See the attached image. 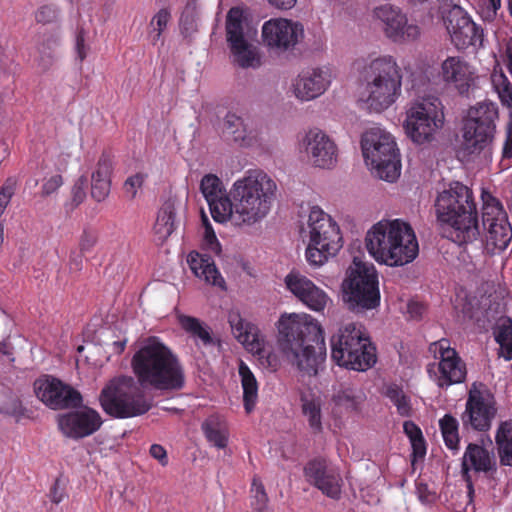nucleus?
Returning <instances> with one entry per match:
<instances>
[{
  "label": "nucleus",
  "mask_w": 512,
  "mask_h": 512,
  "mask_svg": "<svg viewBox=\"0 0 512 512\" xmlns=\"http://www.w3.org/2000/svg\"><path fill=\"white\" fill-rule=\"evenodd\" d=\"M131 368L143 388L177 391L185 385L179 357L158 337H148L131 359Z\"/></svg>",
  "instance_id": "1"
},
{
  "label": "nucleus",
  "mask_w": 512,
  "mask_h": 512,
  "mask_svg": "<svg viewBox=\"0 0 512 512\" xmlns=\"http://www.w3.org/2000/svg\"><path fill=\"white\" fill-rule=\"evenodd\" d=\"M442 234L458 245L472 243L480 236L478 211L471 188L459 181L449 184L435 201Z\"/></svg>",
  "instance_id": "2"
},
{
  "label": "nucleus",
  "mask_w": 512,
  "mask_h": 512,
  "mask_svg": "<svg viewBox=\"0 0 512 512\" xmlns=\"http://www.w3.org/2000/svg\"><path fill=\"white\" fill-rule=\"evenodd\" d=\"M278 342L281 350L299 370L317 371L326 356V344L321 325L309 315L282 316L278 322Z\"/></svg>",
  "instance_id": "3"
},
{
  "label": "nucleus",
  "mask_w": 512,
  "mask_h": 512,
  "mask_svg": "<svg viewBox=\"0 0 512 512\" xmlns=\"http://www.w3.org/2000/svg\"><path fill=\"white\" fill-rule=\"evenodd\" d=\"M365 244L378 263L391 267L412 262L419 252L414 230L401 219L381 220L374 224L366 234Z\"/></svg>",
  "instance_id": "4"
},
{
  "label": "nucleus",
  "mask_w": 512,
  "mask_h": 512,
  "mask_svg": "<svg viewBox=\"0 0 512 512\" xmlns=\"http://www.w3.org/2000/svg\"><path fill=\"white\" fill-rule=\"evenodd\" d=\"M277 185L262 170H248L230 188L235 226H252L269 213Z\"/></svg>",
  "instance_id": "5"
},
{
  "label": "nucleus",
  "mask_w": 512,
  "mask_h": 512,
  "mask_svg": "<svg viewBox=\"0 0 512 512\" xmlns=\"http://www.w3.org/2000/svg\"><path fill=\"white\" fill-rule=\"evenodd\" d=\"M366 103L371 111L382 112L392 106L401 95L402 69L392 55L371 59L363 69Z\"/></svg>",
  "instance_id": "6"
},
{
  "label": "nucleus",
  "mask_w": 512,
  "mask_h": 512,
  "mask_svg": "<svg viewBox=\"0 0 512 512\" xmlns=\"http://www.w3.org/2000/svg\"><path fill=\"white\" fill-rule=\"evenodd\" d=\"M331 358L340 367L366 371L377 361L376 347L360 323L341 325L331 336Z\"/></svg>",
  "instance_id": "7"
},
{
  "label": "nucleus",
  "mask_w": 512,
  "mask_h": 512,
  "mask_svg": "<svg viewBox=\"0 0 512 512\" xmlns=\"http://www.w3.org/2000/svg\"><path fill=\"white\" fill-rule=\"evenodd\" d=\"M99 401L105 413L118 419L143 415L151 408L131 376L112 379L102 389Z\"/></svg>",
  "instance_id": "8"
},
{
  "label": "nucleus",
  "mask_w": 512,
  "mask_h": 512,
  "mask_svg": "<svg viewBox=\"0 0 512 512\" xmlns=\"http://www.w3.org/2000/svg\"><path fill=\"white\" fill-rule=\"evenodd\" d=\"M343 301L353 312L372 310L380 305L378 273L373 264L353 261L342 284Z\"/></svg>",
  "instance_id": "9"
},
{
  "label": "nucleus",
  "mask_w": 512,
  "mask_h": 512,
  "mask_svg": "<svg viewBox=\"0 0 512 512\" xmlns=\"http://www.w3.org/2000/svg\"><path fill=\"white\" fill-rule=\"evenodd\" d=\"M361 148L367 165L380 179L393 182L400 176V154L390 133L380 128L370 129L362 136Z\"/></svg>",
  "instance_id": "10"
},
{
  "label": "nucleus",
  "mask_w": 512,
  "mask_h": 512,
  "mask_svg": "<svg viewBox=\"0 0 512 512\" xmlns=\"http://www.w3.org/2000/svg\"><path fill=\"white\" fill-rule=\"evenodd\" d=\"M310 242L306 249V259L310 265L320 266L342 247L339 226L318 206L311 208L308 217Z\"/></svg>",
  "instance_id": "11"
},
{
  "label": "nucleus",
  "mask_w": 512,
  "mask_h": 512,
  "mask_svg": "<svg viewBox=\"0 0 512 512\" xmlns=\"http://www.w3.org/2000/svg\"><path fill=\"white\" fill-rule=\"evenodd\" d=\"M444 106L436 96H426L412 102L407 109L404 128L417 144L429 143L444 124Z\"/></svg>",
  "instance_id": "12"
},
{
  "label": "nucleus",
  "mask_w": 512,
  "mask_h": 512,
  "mask_svg": "<svg viewBox=\"0 0 512 512\" xmlns=\"http://www.w3.org/2000/svg\"><path fill=\"white\" fill-rule=\"evenodd\" d=\"M429 352L433 355L435 362L427 365V373L438 388L447 389L466 380V364L458 352L451 347L450 340L442 338L431 343Z\"/></svg>",
  "instance_id": "13"
},
{
  "label": "nucleus",
  "mask_w": 512,
  "mask_h": 512,
  "mask_svg": "<svg viewBox=\"0 0 512 512\" xmlns=\"http://www.w3.org/2000/svg\"><path fill=\"white\" fill-rule=\"evenodd\" d=\"M482 224L486 231V248L491 253L504 251L512 241V226L501 201L488 189L481 191Z\"/></svg>",
  "instance_id": "14"
},
{
  "label": "nucleus",
  "mask_w": 512,
  "mask_h": 512,
  "mask_svg": "<svg viewBox=\"0 0 512 512\" xmlns=\"http://www.w3.org/2000/svg\"><path fill=\"white\" fill-rule=\"evenodd\" d=\"M498 108L492 102L479 103L464 123L463 146L469 154L490 152L496 129Z\"/></svg>",
  "instance_id": "15"
},
{
  "label": "nucleus",
  "mask_w": 512,
  "mask_h": 512,
  "mask_svg": "<svg viewBox=\"0 0 512 512\" xmlns=\"http://www.w3.org/2000/svg\"><path fill=\"white\" fill-rule=\"evenodd\" d=\"M497 414V402L491 389L483 382H473L468 390L465 410L461 415L463 427L478 432L490 430Z\"/></svg>",
  "instance_id": "16"
},
{
  "label": "nucleus",
  "mask_w": 512,
  "mask_h": 512,
  "mask_svg": "<svg viewBox=\"0 0 512 512\" xmlns=\"http://www.w3.org/2000/svg\"><path fill=\"white\" fill-rule=\"evenodd\" d=\"M303 37V25L285 18L269 19L261 29L262 44L275 55L294 50Z\"/></svg>",
  "instance_id": "17"
},
{
  "label": "nucleus",
  "mask_w": 512,
  "mask_h": 512,
  "mask_svg": "<svg viewBox=\"0 0 512 512\" xmlns=\"http://www.w3.org/2000/svg\"><path fill=\"white\" fill-rule=\"evenodd\" d=\"M228 322L235 338L251 353L258 356L262 365L276 370L279 365L277 355L267 349L265 340L258 327L245 321L239 312L231 311Z\"/></svg>",
  "instance_id": "18"
},
{
  "label": "nucleus",
  "mask_w": 512,
  "mask_h": 512,
  "mask_svg": "<svg viewBox=\"0 0 512 512\" xmlns=\"http://www.w3.org/2000/svg\"><path fill=\"white\" fill-rule=\"evenodd\" d=\"M244 12L232 7L226 16V37L234 62L241 68L256 67L260 64L252 45L244 37Z\"/></svg>",
  "instance_id": "19"
},
{
  "label": "nucleus",
  "mask_w": 512,
  "mask_h": 512,
  "mask_svg": "<svg viewBox=\"0 0 512 512\" xmlns=\"http://www.w3.org/2000/svg\"><path fill=\"white\" fill-rule=\"evenodd\" d=\"M374 18L381 23L385 36L394 43L403 44L416 41L421 34L420 27L408 23L406 14L390 4L376 7Z\"/></svg>",
  "instance_id": "20"
},
{
  "label": "nucleus",
  "mask_w": 512,
  "mask_h": 512,
  "mask_svg": "<svg viewBox=\"0 0 512 512\" xmlns=\"http://www.w3.org/2000/svg\"><path fill=\"white\" fill-rule=\"evenodd\" d=\"M34 391L41 402L54 410L77 407L82 402L76 389L50 375L38 378L34 382Z\"/></svg>",
  "instance_id": "21"
},
{
  "label": "nucleus",
  "mask_w": 512,
  "mask_h": 512,
  "mask_svg": "<svg viewBox=\"0 0 512 512\" xmlns=\"http://www.w3.org/2000/svg\"><path fill=\"white\" fill-rule=\"evenodd\" d=\"M444 21L451 41L457 49L482 46L483 29L474 23L460 6H453Z\"/></svg>",
  "instance_id": "22"
},
{
  "label": "nucleus",
  "mask_w": 512,
  "mask_h": 512,
  "mask_svg": "<svg viewBox=\"0 0 512 512\" xmlns=\"http://www.w3.org/2000/svg\"><path fill=\"white\" fill-rule=\"evenodd\" d=\"M301 149L316 167L331 168L337 162V146L330 137L318 128L306 132L300 142Z\"/></svg>",
  "instance_id": "23"
},
{
  "label": "nucleus",
  "mask_w": 512,
  "mask_h": 512,
  "mask_svg": "<svg viewBox=\"0 0 512 512\" xmlns=\"http://www.w3.org/2000/svg\"><path fill=\"white\" fill-rule=\"evenodd\" d=\"M100 414L91 408L71 411L58 417V427L68 438L82 439L98 431L102 425Z\"/></svg>",
  "instance_id": "24"
},
{
  "label": "nucleus",
  "mask_w": 512,
  "mask_h": 512,
  "mask_svg": "<svg viewBox=\"0 0 512 512\" xmlns=\"http://www.w3.org/2000/svg\"><path fill=\"white\" fill-rule=\"evenodd\" d=\"M284 281L286 288L309 309L316 312L325 309L329 296L305 275L292 270L286 275Z\"/></svg>",
  "instance_id": "25"
},
{
  "label": "nucleus",
  "mask_w": 512,
  "mask_h": 512,
  "mask_svg": "<svg viewBox=\"0 0 512 512\" xmlns=\"http://www.w3.org/2000/svg\"><path fill=\"white\" fill-rule=\"evenodd\" d=\"M306 480L326 496L338 499L341 494V476L338 471L327 465L325 459L315 458L304 466Z\"/></svg>",
  "instance_id": "26"
},
{
  "label": "nucleus",
  "mask_w": 512,
  "mask_h": 512,
  "mask_svg": "<svg viewBox=\"0 0 512 512\" xmlns=\"http://www.w3.org/2000/svg\"><path fill=\"white\" fill-rule=\"evenodd\" d=\"M440 76L443 82L467 94L477 78L475 69L460 56H449L441 64Z\"/></svg>",
  "instance_id": "27"
},
{
  "label": "nucleus",
  "mask_w": 512,
  "mask_h": 512,
  "mask_svg": "<svg viewBox=\"0 0 512 512\" xmlns=\"http://www.w3.org/2000/svg\"><path fill=\"white\" fill-rule=\"evenodd\" d=\"M496 470L497 466L494 456L486 448L476 443H469L467 445L462 458L461 473L469 493L473 492L471 471L489 473Z\"/></svg>",
  "instance_id": "28"
},
{
  "label": "nucleus",
  "mask_w": 512,
  "mask_h": 512,
  "mask_svg": "<svg viewBox=\"0 0 512 512\" xmlns=\"http://www.w3.org/2000/svg\"><path fill=\"white\" fill-rule=\"evenodd\" d=\"M330 74L322 69L301 72L294 83V94L302 101H309L322 95L330 85Z\"/></svg>",
  "instance_id": "29"
},
{
  "label": "nucleus",
  "mask_w": 512,
  "mask_h": 512,
  "mask_svg": "<svg viewBox=\"0 0 512 512\" xmlns=\"http://www.w3.org/2000/svg\"><path fill=\"white\" fill-rule=\"evenodd\" d=\"M112 171L113 156L110 152L104 151L91 176V196L97 202L104 201L110 193Z\"/></svg>",
  "instance_id": "30"
},
{
  "label": "nucleus",
  "mask_w": 512,
  "mask_h": 512,
  "mask_svg": "<svg viewBox=\"0 0 512 512\" xmlns=\"http://www.w3.org/2000/svg\"><path fill=\"white\" fill-rule=\"evenodd\" d=\"M187 262L196 277L225 289V281L210 256L192 251L187 257Z\"/></svg>",
  "instance_id": "31"
},
{
  "label": "nucleus",
  "mask_w": 512,
  "mask_h": 512,
  "mask_svg": "<svg viewBox=\"0 0 512 512\" xmlns=\"http://www.w3.org/2000/svg\"><path fill=\"white\" fill-rule=\"evenodd\" d=\"M222 134L227 139L241 145H250L251 141L256 138L248 120L232 111L227 112L223 118Z\"/></svg>",
  "instance_id": "32"
},
{
  "label": "nucleus",
  "mask_w": 512,
  "mask_h": 512,
  "mask_svg": "<svg viewBox=\"0 0 512 512\" xmlns=\"http://www.w3.org/2000/svg\"><path fill=\"white\" fill-rule=\"evenodd\" d=\"M300 401L302 413L307 418L313 433L322 432L321 398L311 391H303L300 395Z\"/></svg>",
  "instance_id": "33"
},
{
  "label": "nucleus",
  "mask_w": 512,
  "mask_h": 512,
  "mask_svg": "<svg viewBox=\"0 0 512 512\" xmlns=\"http://www.w3.org/2000/svg\"><path fill=\"white\" fill-rule=\"evenodd\" d=\"M202 431L206 440L218 449H224L228 445L229 429L224 420L219 416H210L202 423Z\"/></svg>",
  "instance_id": "34"
},
{
  "label": "nucleus",
  "mask_w": 512,
  "mask_h": 512,
  "mask_svg": "<svg viewBox=\"0 0 512 512\" xmlns=\"http://www.w3.org/2000/svg\"><path fill=\"white\" fill-rule=\"evenodd\" d=\"M495 443L500 464L512 467V419L499 424L495 434Z\"/></svg>",
  "instance_id": "35"
},
{
  "label": "nucleus",
  "mask_w": 512,
  "mask_h": 512,
  "mask_svg": "<svg viewBox=\"0 0 512 512\" xmlns=\"http://www.w3.org/2000/svg\"><path fill=\"white\" fill-rule=\"evenodd\" d=\"M238 372L241 377V384L243 388L244 408L247 413H250L254 409L258 399V383L254 374L245 362L240 361Z\"/></svg>",
  "instance_id": "36"
},
{
  "label": "nucleus",
  "mask_w": 512,
  "mask_h": 512,
  "mask_svg": "<svg viewBox=\"0 0 512 512\" xmlns=\"http://www.w3.org/2000/svg\"><path fill=\"white\" fill-rule=\"evenodd\" d=\"M365 399V393L361 389L347 386L339 389L333 395L332 401L341 412H353L360 409Z\"/></svg>",
  "instance_id": "37"
},
{
  "label": "nucleus",
  "mask_w": 512,
  "mask_h": 512,
  "mask_svg": "<svg viewBox=\"0 0 512 512\" xmlns=\"http://www.w3.org/2000/svg\"><path fill=\"white\" fill-rule=\"evenodd\" d=\"M176 210L172 202L163 204L158 212L154 230L160 238H168L175 230Z\"/></svg>",
  "instance_id": "38"
},
{
  "label": "nucleus",
  "mask_w": 512,
  "mask_h": 512,
  "mask_svg": "<svg viewBox=\"0 0 512 512\" xmlns=\"http://www.w3.org/2000/svg\"><path fill=\"white\" fill-rule=\"evenodd\" d=\"M495 340L500 345L501 356L512 360V319L501 318L494 330Z\"/></svg>",
  "instance_id": "39"
},
{
  "label": "nucleus",
  "mask_w": 512,
  "mask_h": 512,
  "mask_svg": "<svg viewBox=\"0 0 512 512\" xmlns=\"http://www.w3.org/2000/svg\"><path fill=\"white\" fill-rule=\"evenodd\" d=\"M210 213L214 221L224 223L229 220L235 226L234 204L230 193L223 195L208 203Z\"/></svg>",
  "instance_id": "40"
},
{
  "label": "nucleus",
  "mask_w": 512,
  "mask_h": 512,
  "mask_svg": "<svg viewBox=\"0 0 512 512\" xmlns=\"http://www.w3.org/2000/svg\"><path fill=\"white\" fill-rule=\"evenodd\" d=\"M440 431L446 447L452 451L459 449V423L451 414H445L439 420Z\"/></svg>",
  "instance_id": "41"
},
{
  "label": "nucleus",
  "mask_w": 512,
  "mask_h": 512,
  "mask_svg": "<svg viewBox=\"0 0 512 512\" xmlns=\"http://www.w3.org/2000/svg\"><path fill=\"white\" fill-rule=\"evenodd\" d=\"M60 46V36L56 33H50L44 35L43 41L39 45L38 51L40 54L39 57V66L43 70L49 69L56 58L57 48Z\"/></svg>",
  "instance_id": "42"
},
{
  "label": "nucleus",
  "mask_w": 512,
  "mask_h": 512,
  "mask_svg": "<svg viewBox=\"0 0 512 512\" xmlns=\"http://www.w3.org/2000/svg\"><path fill=\"white\" fill-rule=\"evenodd\" d=\"M200 191L207 203L226 194L222 180L215 174H206L200 182Z\"/></svg>",
  "instance_id": "43"
},
{
  "label": "nucleus",
  "mask_w": 512,
  "mask_h": 512,
  "mask_svg": "<svg viewBox=\"0 0 512 512\" xmlns=\"http://www.w3.org/2000/svg\"><path fill=\"white\" fill-rule=\"evenodd\" d=\"M179 323L181 327L194 337H198L203 344L208 345L212 343L210 332L204 328L201 322L192 316L181 315L179 316Z\"/></svg>",
  "instance_id": "44"
},
{
  "label": "nucleus",
  "mask_w": 512,
  "mask_h": 512,
  "mask_svg": "<svg viewBox=\"0 0 512 512\" xmlns=\"http://www.w3.org/2000/svg\"><path fill=\"white\" fill-rule=\"evenodd\" d=\"M386 396L396 406L397 412L403 417L411 415V402L410 398L403 392L401 388L396 385L387 388Z\"/></svg>",
  "instance_id": "45"
},
{
  "label": "nucleus",
  "mask_w": 512,
  "mask_h": 512,
  "mask_svg": "<svg viewBox=\"0 0 512 512\" xmlns=\"http://www.w3.org/2000/svg\"><path fill=\"white\" fill-rule=\"evenodd\" d=\"M202 225L204 228L203 240H202L203 249L219 256L222 251L221 244L217 239V236L212 227V224L210 223L209 219L207 218V216L204 213H202Z\"/></svg>",
  "instance_id": "46"
},
{
  "label": "nucleus",
  "mask_w": 512,
  "mask_h": 512,
  "mask_svg": "<svg viewBox=\"0 0 512 512\" xmlns=\"http://www.w3.org/2000/svg\"><path fill=\"white\" fill-rule=\"evenodd\" d=\"M171 19V13L167 8L160 9L151 19L150 21V36L152 39V43L156 44L160 38L162 33L167 27L168 22Z\"/></svg>",
  "instance_id": "47"
},
{
  "label": "nucleus",
  "mask_w": 512,
  "mask_h": 512,
  "mask_svg": "<svg viewBox=\"0 0 512 512\" xmlns=\"http://www.w3.org/2000/svg\"><path fill=\"white\" fill-rule=\"evenodd\" d=\"M251 506L257 512H262L266 509L268 503V496L265 488L258 478H254L251 487Z\"/></svg>",
  "instance_id": "48"
},
{
  "label": "nucleus",
  "mask_w": 512,
  "mask_h": 512,
  "mask_svg": "<svg viewBox=\"0 0 512 512\" xmlns=\"http://www.w3.org/2000/svg\"><path fill=\"white\" fill-rule=\"evenodd\" d=\"M147 178V174L145 173H136L130 177H128L123 185L125 195L130 199H134L137 195L138 189L143 186Z\"/></svg>",
  "instance_id": "49"
},
{
  "label": "nucleus",
  "mask_w": 512,
  "mask_h": 512,
  "mask_svg": "<svg viewBox=\"0 0 512 512\" xmlns=\"http://www.w3.org/2000/svg\"><path fill=\"white\" fill-rule=\"evenodd\" d=\"M59 15V9L53 4L43 5L38 8L35 14V19L38 23H52Z\"/></svg>",
  "instance_id": "50"
},
{
  "label": "nucleus",
  "mask_w": 512,
  "mask_h": 512,
  "mask_svg": "<svg viewBox=\"0 0 512 512\" xmlns=\"http://www.w3.org/2000/svg\"><path fill=\"white\" fill-rule=\"evenodd\" d=\"M98 241V234L94 230H84L79 239V249L82 254L90 253Z\"/></svg>",
  "instance_id": "51"
},
{
  "label": "nucleus",
  "mask_w": 512,
  "mask_h": 512,
  "mask_svg": "<svg viewBox=\"0 0 512 512\" xmlns=\"http://www.w3.org/2000/svg\"><path fill=\"white\" fill-rule=\"evenodd\" d=\"M62 185L63 178L60 174H56L48 179H45L41 188V196H50L51 194L55 193Z\"/></svg>",
  "instance_id": "52"
},
{
  "label": "nucleus",
  "mask_w": 512,
  "mask_h": 512,
  "mask_svg": "<svg viewBox=\"0 0 512 512\" xmlns=\"http://www.w3.org/2000/svg\"><path fill=\"white\" fill-rule=\"evenodd\" d=\"M85 30L83 27H77L75 37V50L80 61H83L88 52V47L85 45Z\"/></svg>",
  "instance_id": "53"
},
{
  "label": "nucleus",
  "mask_w": 512,
  "mask_h": 512,
  "mask_svg": "<svg viewBox=\"0 0 512 512\" xmlns=\"http://www.w3.org/2000/svg\"><path fill=\"white\" fill-rule=\"evenodd\" d=\"M87 184V179L84 176H81L74 184L72 188V200L76 205H79L83 202L86 197L85 187Z\"/></svg>",
  "instance_id": "54"
},
{
  "label": "nucleus",
  "mask_w": 512,
  "mask_h": 512,
  "mask_svg": "<svg viewBox=\"0 0 512 512\" xmlns=\"http://www.w3.org/2000/svg\"><path fill=\"white\" fill-rule=\"evenodd\" d=\"M410 442L412 446V463L418 459H423L426 455V441L424 437L422 436L418 439H412Z\"/></svg>",
  "instance_id": "55"
},
{
  "label": "nucleus",
  "mask_w": 512,
  "mask_h": 512,
  "mask_svg": "<svg viewBox=\"0 0 512 512\" xmlns=\"http://www.w3.org/2000/svg\"><path fill=\"white\" fill-rule=\"evenodd\" d=\"M498 95L503 105L512 108V84L507 79L498 87Z\"/></svg>",
  "instance_id": "56"
},
{
  "label": "nucleus",
  "mask_w": 512,
  "mask_h": 512,
  "mask_svg": "<svg viewBox=\"0 0 512 512\" xmlns=\"http://www.w3.org/2000/svg\"><path fill=\"white\" fill-rule=\"evenodd\" d=\"M150 455L159 461L162 466L168 464V456L165 448L159 444H153L150 447Z\"/></svg>",
  "instance_id": "57"
},
{
  "label": "nucleus",
  "mask_w": 512,
  "mask_h": 512,
  "mask_svg": "<svg viewBox=\"0 0 512 512\" xmlns=\"http://www.w3.org/2000/svg\"><path fill=\"white\" fill-rule=\"evenodd\" d=\"M66 494L64 488L60 487V480L56 479L52 487L50 488L49 498L54 504H59L63 501Z\"/></svg>",
  "instance_id": "58"
},
{
  "label": "nucleus",
  "mask_w": 512,
  "mask_h": 512,
  "mask_svg": "<svg viewBox=\"0 0 512 512\" xmlns=\"http://www.w3.org/2000/svg\"><path fill=\"white\" fill-rule=\"evenodd\" d=\"M403 430L410 441H412V439H418L423 436L421 429L413 421H405L403 424Z\"/></svg>",
  "instance_id": "59"
},
{
  "label": "nucleus",
  "mask_w": 512,
  "mask_h": 512,
  "mask_svg": "<svg viewBox=\"0 0 512 512\" xmlns=\"http://www.w3.org/2000/svg\"><path fill=\"white\" fill-rule=\"evenodd\" d=\"M0 413L12 415L14 417H21L24 415V408L18 399H14L10 407L0 408Z\"/></svg>",
  "instance_id": "60"
},
{
  "label": "nucleus",
  "mask_w": 512,
  "mask_h": 512,
  "mask_svg": "<svg viewBox=\"0 0 512 512\" xmlns=\"http://www.w3.org/2000/svg\"><path fill=\"white\" fill-rule=\"evenodd\" d=\"M501 7V0H487L486 2V16L487 20H492L496 17L497 11Z\"/></svg>",
  "instance_id": "61"
},
{
  "label": "nucleus",
  "mask_w": 512,
  "mask_h": 512,
  "mask_svg": "<svg viewBox=\"0 0 512 512\" xmlns=\"http://www.w3.org/2000/svg\"><path fill=\"white\" fill-rule=\"evenodd\" d=\"M11 196L12 192L8 188L2 187L0 189V216L3 214Z\"/></svg>",
  "instance_id": "62"
},
{
  "label": "nucleus",
  "mask_w": 512,
  "mask_h": 512,
  "mask_svg": "<svg viewBox=\"0 0 512 512\" xmlns=\"http://www.w3.org/2000/svg\"><path fill=\"white\" fill-rule=\"evenodd\" d=\"M505 56H506V62H507L508 71H509V73L512 76V37H510L507 40L506 49H505Z\"/></svg>",
  "instance_id": "63"
},
{
  "label": "nucleus",
  "mask_w": 512,
  "mask_h": 512,
  "mask_svg": "<svg viewBox=\"0 0 512 512\" xmlns=\"http://www.w3.org/2000/svg\"><path fill=\"white\" fill-rule=\"evenodd\" d=\"M503 157H512V129H510L507 134V138L503 147Z\"/></svg>",
  "instance_id": "64"
}]
</instances>
